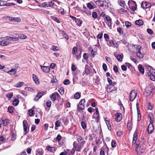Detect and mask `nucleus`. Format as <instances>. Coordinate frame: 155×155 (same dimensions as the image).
I'll list each match as a JSON object with an SVG mask.
<instances>
[{"label": "nucleus", "mask_w": 155, "mask_h": 155, "mask_svg": "<svg viewBox=\"0 0 155 155\" xmlns=\"http://www.w3.org/2000/svg\"><path fill=\"white\" fill-rule=\"evenodd\" d=\"M24 84V82H19L16 84L15 87H21Z\"/></svg>", "instance_id": "a18cd8bd"}, {"label": "nucleus", "mask_w": 155, "mask_h": 155, "mask_svg": "<svg viewBox=\"0 0 155 155\" xmlns=\"http://www.w3.org/2000/svg\"><path fill=\"white\" fill-rule=\"evenodd\" d=\"M50 97L52 101H54L56 99V94L55 93L52 94L50 96Z\"/></svg>", "instance_id": "2f4dec72"}, {"label": "nucleus", "mask_w": 155, "mask_h": 155, "mask_svg": "<svg viewBox=\"0 0 155 155\" xmlns=\"http://www.w3.org/2000/svg\"><path fill=\"white\" fill-rule=\"evenodd\" d=\"M0 122L2 123V124L4 126H6L9 123V120L8 119H5L4 120H1Z\"/></svg>", "instance_id": "aec40b11"}, {"label": "nucleus", "mask_w": 155, "mask_h": 155, "mask_svg": "<svg viewBox=\"0 0 155 155\" xmlns=\"http://www.w3.org/2000/svg\"><path fill=\"white\" fill-rule=\"evenodd\" d=\"M46 104L47 107H50L51 106V101L48 100L47 101Z\"/></svg>", "instance_id": "3c124183"}, {"label": "nucleus", "mask_w": 155, "mask_h": 155, "mask_svg": "<svg viewBox=\"0 0 155 155\" xmlns=\"http://www.w3.org/2000/svg\"><path fill=\"white\" fill-rule=\"evenodd\" d=\"M105 121L107 126L108 129L109 130H110L111 129V125L110 124V122L109 120H107L106 119L105 120Z\"/></svg>", "instance_id": "473e14b6"}, {"label": "nucleus", "mask_w": 155, "mask_h": 155, "mask_svg": "<svg viewBox=\"0 0 155 155\" xmlns=\"http://www.w3.org/2000/svg\"><path fill=\"white\" fill-rule=\"evenodd\" d=\"M41 66V69L44 72L47 73L49 72L50 69L48 67L42 66Z\"/></svg>", "instance_id": "a211bd4d"}, {"label": "nucleus", "mask_w": 155, "mask_h": 155, "mask_svg": "<svg viewBox=\"0 0 155 155\" xmlns=\"http://www.w3.org/2000/svg\"><path fill=\"white\" fill-rule=\"evenodd\" d=\"M87 7L89 9H92L94 8L93 5L90 3H88L87 4Z\"/></svg>", "instance_id": "ea45409f"}, {"label": "nucleus", "mask_w": 155, "mask_h": 155, "mask_svg": "<svg viewBox=\"0 0 155 155\" xmlns=\"http://www.w3.org/2000/svg\"><path fill=\"white\" fill-rule=\"evenodd\" d=\"M103 33H99L97 36V38L101 39L103 37Z\"/></svg>", "instance_id": "052dcab7"}, {"label": "nucleus", "mask_w": 155, "mask_h": 155, "mask_svg": "<svg viewBox=\"0 0 155 155\" xmlns=\"http://www.w3.org/2000/svg\"><path fill=\"white\" fill-rule=\"evenodd\" d=\"M35 108V107H33L32 109ZM28 115L31 117L33 116L35 114L34 113V110L32 109H30L28 110Z\"/></svg>", "instance_id": "b1692460"}, {"label": "nucleus", "mask_w": 155, "mask_h": 155, "mask_svg": "<svg viewBox=\"0 0 155 155\" xmlns=\"http://www.w3.org/2000/svg\"><path fill=\"white\" fill-rule=\"evenodd\" d=\"M47 91H42L39 92L36 95L35 98L34 99V101H38L39 99L44 94H46Z\"/></svg>", "instance_id": "0eeeda50"}, {"label": "nucleus", "mask_w": 155, "mask_h": 155, "mask_svg": "<svg viewBox=\"0 0 155 155\" xmlns=\"http://www.w3.org/2000/svg\"><path fill=\"white\" fill-rule=\"evenodd\" d=\"M95 4L98 6L103 7L105 6V8H107L108 7L107 2L105 1L97 0L95 2Z\"/></svg>", "instance_id": "39448f33"}, {"label": "nucleus", "mask_w": 155, "mask_h": 155, "mask_svg": "<svg viewBox=\"0 0 155 155\" xmlns=\"http://www.w3.org/2000/svg\"><path fill=\"white\" fill-rule=\"evenodd\" d=\"M141 5V7L143 9H147L148 8H150L151 7V4L148 3L147 2H142Z\"/></svg>", "instance_id": "1a4fd4ad"}, {"label": "nucleus", "mask_w": 155, "mask_h": 155, "mask_svg": "<svg viewBox=\"0 0 155 155\" xmlns=\"http://www.w3.org/2000/svg\"><path fill=\"white\" fill-rule=\"evenodd\" d=\"M137 133L135 132L133 135L132 144L134 145L137 153H143L144 152V149L141 146L139 147V141L138 140H137Z\"/></svg>", "instance_id": "f257e3e1"}, {"label": "nucleus", "mask_w": 155, "mask_h": 155, "mask_svg": "<svg viewBox=\"0 0 155 155\" xmlns=\"http://www.w3.org/2000/svg\"><path fill=\"white\" fill-rule=\"evenodd\" d=\"M13 95V94L12 92L9 93L7 95V97L10 99L12 97Z\"/></svg>", "instance_id": "0e129e2a"}, {"label": "nucleus", "mask_w": 155, "mask_h": 155, "mask_svg": "<svg viewBox=\"0 0 155 155\" xmlns=\"http://www.w3.org/2000/svg\"><path fill=\"white\" fill-rule=\"evenodd\" d=\"M51 18L57 23H60V21L59 19L57 17L52 16H51Z\"/></svg>", "instance_id": "7c9ffc66"}, {"label": "nucleus", "mask_w": 155, "mask_h": 155, "mask_svg": "<svg viewBox=\"0 0 155 155\" xmlns=\"http://www.w3.org/2000/svg\"><path fill=\"white\" fill-rule=\"evenodd\" d=\"M58 91L61 95H63L64 93V88L63 87H60L58 90Z\"/></svg>", "instance_id": "c03bdc74"}, {"label": "nucleus", "mask_w": 155, "mask_h": 155, "mask_svg": "<svg viewBox=\"0 0 155 155\" xmlns=\"http://www.w3.org/2000/svg\"><path fill=\"white\" fill-rule=\"evenodd\" d=\"M97 14L96 12H93L92 14V17L93 18L95 19V18H97Z\"/></svg>", "instance_id": "5fc2aeb1"}, {"label": "nucleus", "mask_w": 155, "mask_h": 155, "mask_svg": "<svg viewBox=\"0 0 155 155\" xmlns=\"http://www.w3.org/2000/svg\"><path fill=\"white\" fill-rule=\"evenodd\" d=\"M113 70L115 73H117L118 71V68L116 65H115L114 66Z\"/></svg>", "instance_id": "e2e57ef3"}, {"label": "nucleus", "mask_w": 155, "mask_h": 155, "mask_svg": "<svg viewBox=\"0 0 155 155\" xmlns=\"http://www.w3.org/2000/svg\"><path fill=\"white\" fill-rule=\"evenodd\" d=\"M14 107L12 106H10L8 107V111L10 113H12L13 112Z\"/></svg>", "instance_id": "09e8293b"}, {"label": "nucleus", "mask_w": 155, "mask_h": 155, "mask_svg": "<svg viewBox=\"0 0 155 155\" xmlns=\"http://www.w3.org/2000/svg\"><path fill=\"white\" fill-rule=\"evenodd\" d=\"M73 147L76 151L80 152L82 147L81 146H79L77 142L74 141L73 144Z\"/></svg>", "instance_id": "9b49d317"}, {"label": "nucleus", "mask_w": 155, "mask_h": 155, "mask_svg": "<svg viewBox=\"0 0 155 155\" xmlns=\"http://www.w3.org/2000/svg\"><path fill=\"white\" fill-rule=\"evenodd\" d=\"M57 10L61 15H64V10L62 8L60 7L59 8H57Z\"/></svg>", "instance_id": "72a5a7b5"}, {"label": "nucleus", "mask_w": 155, "mask_h": 155, "mask_svg": "<svg viewBox=\"0 0 155 155\" xmlns=\"http://www.w3.org/2000/svg\"><path fill=\"white\" fill-rule=\"evenodd\" d=\"M15 38H17L18 39V41L19 40V39H25L27 38V36L26 35L22 34H19L18 35H17Z\"/></svg>", "instance_id": "f3484780"}, {"label": "nucleus", "mask_w": 155, "mask_h": 155, "mask_svg": "<svg viewBox=\"0 0 155 155\" xmlns=\"http://www.w3.org/2000/svg\"><path fill=\"white\" fill-rule=\"evenodd\" d=\"M115 116L116 117L115 119V120L117 122H120L122 119V114L120 113H117L115 114Z\"/></svg>", "instance_id": "4468645a"}, {"label": "nucleus", "mask_w": 155, "mask_h": 155, "mask_svg": "<svg viewBox=\"0 0 155 155\" xmlns=\"http://www.w3.org/2000/svg\"><path fill=\"white\" fill-rule=\"evenodd\" d=\"M81 97V94L78 92H76L74 95L75 99H78Z\"/></svg>", "instance_id": "58836bf2"}, {"label": "nucleus", "mask_w": 155, "mask_h": 155, "mask_svg": "<svg viewBox=\"0 0 155 155\" xmlns=\"http://www.w3.org/2000/svg\"><path fill=\"white\" fill-rule=\"evenodd\" d=\"M137 95L136 92H133L132 91L129 94L130 100V101H133Z\"/></svg>", "instance_id": "9d476101"}, {"label": "nucleus", "mask_w": 155, "mask_h": 155, "mask_svg": "<svg viewBox=\"0 0 155 155\" xmlns=\"http://www.w3.org/2000/svg\"><path fill=\"white\" fill-rule=\"evenodd\" d=\"M19 102V101L18 99H15L13 101V104L14 106H17Z\"/></svg>", "instance_id": "c9c22d12"}, {"label": "nucleus", "mask_w": 155, "mask_h": 155, "mask_svg": "<svg viewBox=\"0 0 155 155\" xmlns=\"http://www.w3.org/2000/svg\"><path fill=\"white\" fill-rule=\"evenodd\" d=\"M85 73L87 74L88 75L90 74V71L88 68H87L86 67L85 70Z\"/></svg>", "instance_id": "4d7b16f0"}, {"label": "nucleus", "mask_w": 155, "mask_h": 155, "mask_svg": "<svg viewBox=\"0 0 155 155\" xmlns=\"http://www.w3.org/2000/svg\"><path fill=\"white\" fill-rule=\"evenodd\" d=\"M23 130L25 132V134H26V132H27V126H28V123L27 121L26 120H23Z\"/></svg>", "instance_id": "2eb2a0df"}, {"label": "nucleus", "mask_w": 155, "mask_h": 155, "mask_svg": "<svg viewBox=\"0 0 155 155\" xmlns=\"http://www.w3.org/2000/svg\"><path fill=\"white\" fill-rule=\"evenodd\" d=\"M88 54L87 53H84L83 55V57L85 60H87L88 58Z\"/></svg>", "instance_id": "69168bd1"}, {"label": "nucleus", "mask_w": 155, "mask_h": 155, "mask_svg": "<svg viewBox=\"0 0 155 155\" xmlns=\"http://www.w3.org/2000/svg\"><path fill=\"white\" fill-rule=\"evenodd\" d=\"M118 3L120 6L124 7V6L125 5V3L124 1L123 0H118Z\"/></svg>", "instance_id": "cd10ccee"}, {"label": "nucleus", "mask_w": 155, "mask_h": 155, "mask_svg": "<svg viewBox=\"0 0 155 155\" xmlns=\"http://www.w3.org/2000/svg\"><path fill=\"white\" fill-rule=\"evenodd\" d=\"M116 84H113L110 85L108 86V88L107 90L108 92H112L117 90V87L114 86V85Z\"/></svg>", "instance_id": "ddd939ff"}, {"label": "nucleus", "mask_w": 155, "mask_h": 155, "mask_svg": "<svg viewBox=\"0 0 155 155\" xmlns=\"http://www.w3.org/2000/svg\"><path fill=\"white\" fill-rule=\"evenodd\" d=\"M44 153L43 150L42 149H38L36 153V155H43Z\"/></svg>", "instance_id": "393cba45"}, {"label": "nucleus", "mask_w": 155, "mask_h": 155, "mask_svg": "<svg viewBox=\"0 0 155 155\" xmlns=\"http://www.w3.org/2000/svg\"><path fill=\"white\" fill-rule=\"evenodd\" d=\"M104 38L105 39V40L106 41H108L110 40V38L108 35L107 34H104Z\"/></svg>", "instance_id": "79ce46f5"}, {"label": "nucleus", "mask_w": 155, "mask_h": 155, "mask_svg": "<svg viewBox=\"0 0 155 155\" xmlns=\"http://www.w3.org/2000/svg\"><path fill=\"white\" fill-rule=\"evenodd\" d=\"M109 45H108L109 46H112L113 47H114V41L112 40H110L109 41Z\"/></svg>", "instance_id": "864d4df0"}, {"label": "nucleus", "mask_w": 155, "mask_h": 155, "mask_svg": "<svg viewBox=\"0 0 155 155\" xmlns=\"http://www.w3.org/2000/svg\"><path fill=\"white\" fill-rule=\"evenodd\" d=\"M138 70L140 73L142 74H143L144 73V70L141 64H139L138 66Z\"/></svg>", "instance_id": "5701e85b"}, {"label": "nucleus", "mask_w": 155, "mask_h": 155, "mask_svg": "<svg viewBox=\"0 0 155 155\" xmlns=\"http://www.w3.org/2000/svg\"><path fill=\"white\" fill-rule=\"evenodd\" d=\"M147 74L151 80L153 81H155V70H150L148 72Z\"/></svg>", "instance_id": "423d86ee"}, {"label": "nucleus", "mask_w": 155, "mask_h": 155, "mask_svg": "<svg viewBox=\"0 0 155 155\" xmlns=\"http://www.w3.org/2000/svg\"><path fill=\"white\" fill-rule=\"evenodd\" d=\"M17 70L15 68H12L8 72V73L11 74H14L16 72Z\"/></svg>", "instance_id": "c756f323"}, {"label": "nucleus", "mask_w": 155, "mask_h": 155, "mask_svg": "<svg viewBox=\"0 0 155 155\" xmlns=\"http://www.w3.org/2000/svg\"><path fill=\"white\" fill-rule=\"evenodd\" d=\"M72 54H75L77 52V49L76 47L74 46L72 49Z\"/></svg>", "instance_id": "49530a36"}, {"label": "nucleus", "mask_w": 155, "mask_h": 155, "mask_svg": "<svg viewBox=\"0 0 155 155\" xmlns=\"http://www.w3.org/2000/svg\"><path fill=\"white\" fill-rule=\"evenodd\" d=\"M6 2H7L4 1H0V6H5Z\"/></svg>", "instance_id": "13d9d810"}, {"label": "nucleus", "mask_w": 155, "mask_h": 155, "mask_svg": "<svg viewBox=\"0 0 155 155\" xmlns=\"http://www.w3.org/2000/svg\"><path fill=\"white\" fill-rule=\"evenodd\" d=\"M135 23L136 25L139 26H141L143 25V21L141 20H137L135 21Z\"/></svg>", "instance_id": "a878e982"}, {"label": "nucleus", "mask_w": 155, "mask_h": 155, "mask_svg": "<svg viewBox=\"0 0 155 155\" xmlns=\"http://www.w3.org/2000/svg\"><path fill=\"white\" fill-rule=\"evenodd\" d=\"M10 43L8 41H0V45L2 46H6L9 44Z\"/></svg>", "instance_id": "412c9836"}, {"label": "nucleus", "mask_w": 155, "mask_h": 155, "mask_svg": "<svg viewBox=\"0 0 155 155\" xmlns=\"http://www.w3.org/2000/svg\"><path fill=\"white\" fill-rule=\"evenodd\" d=\"M148 116L150 118V124H153L154 120V116L152 113H150L148 114Z\"/></svg>", "instance_id": "dca6fc26"}, {"label": "nucleus", "mask_w": 155, "mask_h": 155, "mask_svg": "<svg viewBox=\"0 0 155 155\" xmlns=\"http://www.w3.org/2000/svg\"><path fill=\"white\" fill-rule=\"evenodd\" d=\"M136 48V52L137 56L140 58H142L143 57V54L140 52L141 46L139 45H136L134 46Z\"/></svg>", "instance_id": "7ed1b4c3"}, {"label": "nucleus", "mask_w": 155, "mask_h": 155, "mask_svg": "<svg viewBox=\"0 0 155 155\" xmlns=\"http://www.w3.org/2000/svg\"><path fill=\"white\" fill-rule=\"evenodd\" d=\"M61 124V121L59 120H57L55 123V130H57V128L56 127H58L60 126Z\"/></svg>", "instance_id": "4c0bfd02"}, {"label": "nucleus", "mask_w": 155, "mask_h": 155, "mask_svg": "<svg viewBox=\"0 0 155 155\" xmlns=\"http://www.w3.org/2000/svg\"><path fill=\"white\" fill-rule=\"evenodd\" d=\"M33 79L35 83L37 84L39 83V79L38 77L35 74L32 75Z\"/></svg>", "instance_id": "4be33fe9"}, {"label": "nucleus", "mask_w": 155, "mask_h": 155, "mask_svg": "<svg viewBox=\"0 0 155 155\" xmlns=\"http://www.w3.org/2000/svg\"><path fill=\"white\" fill-rule=\"evenodd\" d=\"M4 38H6V39L9 41H18V39L15 37H13L10 36H7L4 37Z\"/></svg>", "instance_id": "6ab92c4d"}, {"label": "nucleus", "mask_w": 155, "mask_h": 155, "mask_svg": "<svg viewBox=\"0 0 155 155\" xmlns=\"http://www.w3.org/2000/svg\"><path fill=\"white\" fill-rule=\"evenodd\" d=\"M107 80L108 82L109 83L110 85H112L113 84H116V83L115 82H112L111 80L109 78H107Z\"/></svg>", "instance_id": "37998d69"}, {"label": "nucleus", "mask_w": 155, "mask_h": 155, "mask_svg": "<svg viewBox=\"0 0 155 155\" xmlns=\"http://www.w3.org/2000/svg\"><path fill=\"white\" fill-rule=\"evenodd\" d=\"M127 126L128 130H131L132 127V124L131 122H130L129 121H128Z\"/></svg>", "instance_id": "f704fd0d"}, {"label": "nucleus", "mask_w": 155, "mask_h": 155, "mask_svg": "<svg viewBox=\"0 0 155 155\" xmlns=\"http://www.w3.org/2000/svg\"><path fill=\"white\" fill-rule=\"evenodd\" d=\"M63 83L65 85H67L70 84V81L68 79H65Z\"/></svg>", "instance_id": "8fccbe9b"}, {"label": "nucleus", "mask_w": 155, "mask_h": 155, "mask_svg": "<svg viewBox=\"0 0 155 155\" xmlns=\"http://www.w3.org/2000/svg\"><path fill=\"white\" fill-rule=\"evenodd\" d=\"M122 134V132L120 130H118L117 132V135L118 137L120 136Z\"/></svg>", "instance_id": "338daca9"}, {"label": "nucleus", "mask_w": 155, "mask_h": 155, "mask_svg": "<svg viewBox=\"0 0 155 155\" xmlns=\"http://www.w3.org/2000/svg\"><path fill=\"white\" fill-rule=\"evenodd\" d=\"M112 147L113 148L115 147H116L117 144L116 143L115 140H112L111 143Z\"/></svg>", "instance_id": "de8ad7c7"}, {"label": "nucleus", "mask_w": 155, "mask_h": 155, "mask_svg": "<svg viewBox=\"0 0 155 155\" xmlns=\"http://www.w3.org/2000/svg\"><path fill=\"white\" fill-rule=\"evenodd\" d=\"M85 100L84 99H81V100L77 106V112H81V110H82L84 109L85 107L84 103L85 102Z\"/></svg>", "instance_id": "20e7f679"}, {"label": "nucleus", "mask_w": 155, "mask_h": 155, "mask_svg": "<svg viewBox=\"0 0 155 155\" xmlns=\"http://www.w3.org/2000/svg\"><path fill=\"white\" fill-rule=\"evenodd\" d=\"M118 12L120 14H123V13L126 14L127 13V11L126 10H124V9H123L122 8H121L120 9H118Z\"/></svg>", "instance_id": "e433bc0d"}, {"label": "nucleus", "mask_w": 155, "mask_h": 155, "mask_svg": "<svg viewBox=\"0 0 155 155\" xmlns=\"http://www.w3.org/2000/svg\"><path fill=\"white\" fill-rule=\"evenodd\" d=\"M155 93L154 88L152 86H147L145 89L144 94L146 96H150L153 97Z\"/></svg>", "instance_id": "f03ea898"}, {"label": "nucleus", "mask_w": 155, "mask_h": 155, "mask_svg": "<svg viewBox=\"0 0 155 155\" xmlns=\"http://www.w3.org/2000/svg\"><path fill=\"white\" fill-rule=\"evenodd\" d=\"M148 33L150 35H152L153 33V31L150 29L148 28L147 30Z\"/></svg>", "instance_id": "774afa93"}, {"label": "nucleus", "mask_w": 155, "mask_h": 155, "mask_svg": "<svg viewBox=\"0 0 155 155\" xmlns=\"http://www.w3.org/2000/svg\"><path fill=\"white\" fill-rule=\"evenodd\" d=\"M81 126L83 129H85L86 127V123L84 122H82L81 123Z\"/></svg>", "instance_id": "6e6d98bb"}, {"label": "nucleus", "mask_w": 155, "mask_h": 155, "mask_svg": "<svg viewBox=\"0 0 155 155\" xmlns=\"http://www.w3.org/2000/svg\"><path fill=\"white\" fill-rule=\"evenodd\" d=\"M63 34L64 36V38L67 40H68L69 39V37L68 35L64 31H63Z\"/></svg>", "instance_id": "603ef678"}, {"label": "nucleus", "mask_w": 155, "mask_h": 155, "mask_svg": "<svg viewBox=\"0 0 155 155\" xmlns=\"http://www.w3.org/2000/svg\"><path fill=\"white\" fill-rule=\"evenodd\" d=\"M77 25L79 26H81L82 23V21L79 18H77L75 21Z\"/></svg>", "instance_id": "c85d7f7f"}, {"label": "nucleus", "mask_w": 155, "mask_h": 155, "mask_svg": "<svg viewBox=\"0 0 155 155\" xmlns=\"http://www.w3.org/2000/svg\"><path fill=\"white\" fill-rule=\"evenodd\" d=\"M147 130L148 134H152L154 130L153 124H149L147 127Z\"/></svg>", "instance_id": "f8f14e48"}, {"label": "nucleus", "mask_w": 155, "mask_h": 155, "mask_svg": "<svg viewBox=\"0 0 155 155\" xmlns=\"http://www.w3.org/2000/svg\"><path fill=\"white\" fill-rule=\"evenodd\" d=\"M105 18L107 21L106 23H107V25L110 29H111L112 24L111 18L110 16L108 15H107L106 16Z\"/></svg>", "instance_id": "6e6552de"}, {"label": "nucleus", "mask_w": 155, "mask_h": 155, "mask_svg": "<svg viewBox=\"0 0 155 155\" xmlns=\"http://www.w3.org/2000/svg\"><path fill=\"white\" fill-rule=\"evenodd\" d=\"M125 25L126 27L127 28H128L131 25V23L127 21L125 22Z\"/></svg>", "instance_id": "680f3d73"}, {"label": "nucleus", "mask_w": 155, "mask_h": 155, "mask_svg": "<svg viewBox=\"0 0 155 155\" xmlns=\"http://www.w3.org/2000/svg\"><path fill=\"white\" fill-rule=\"evenodd\" d=\"M117 60L119 61H121L122 60L123 57L120 54H118L116 57Z\"/></svg>", "instance_id": "a19ab883"}, {"label": "nucleus", "mask_w": 155, "mask_h": 155, "mask_svg": "<svg viewBox=\"0 0 155 155\" xmlns=\"http://www.w3.org/2000/svg\"><path fill=\"white\" fill-rule=\"evenodd\" d=\"M46 149L50 152H53L55 151V148L54 147H51L50 146H48L47 147Z\"/></svg>", "instance_id": "bb28decb"}, {"label": "nucleus", "mask_w": 155, "mask_h": 155, "mask_svg": "<svg viewBox=\"0 0 155 155\" xmlns=\"http://www.w3.org/2000/svg\"><path fill=\"white\" fill-rule=\"evenodd\" d=\"M137 117L138 119L137 120L138 121L140 120L141 118V115L140 114V111H137Z\"/></svg>", "instance_id": "bf43d9fd"}]
</instances>
